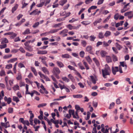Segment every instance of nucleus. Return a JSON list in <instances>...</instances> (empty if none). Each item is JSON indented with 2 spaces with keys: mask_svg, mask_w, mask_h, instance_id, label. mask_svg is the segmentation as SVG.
<instances>
[{
  "mask_svg": "<svg viewBox=\"0 0 133 133\" xmlns=\"http://www.w3.org/2000/svg\"><path fill=\"white\" fill-rule=\"evenodd\" d=\"M39 23L38 22H37L35 23L33 25L32 27L34 28H35L37 27L39 24Z\"/></svg>",
  "mask_w": 133,
  "mask_h": 133,
  "instance_id": "de8ad7c7",
  "label": "nucleus"
},
{
  "mask_svg": "<svg viewBox=\"0 0 133 133\" xmlns=\"http://www.w3.org/2000/svg\"><path fill=\"white\" fill-rule=\"evenodd\" d=\"M56 63L57 65L60 68H63L64 66V65L61 62L57 61L56 62Z\"/></svg>",
  "mask_w": 133,
  "mask_h": 133,
  "instance_id": "2eb2a0df",
  "label": "nucleus"
},
{
  "mask_svg": "<svg viewBox=\"0 0 133 133\" xmlns=\"http://www.w3.org/2000/svg\"><path fill=\"white\" fill-rule=\"evenodd\" d=\"M12 99L14 101L16 102L17 103L19 101V100L18 98L15 96H14L13 97Z\"/></svg>",
  "mask_w": 133,
  "mask_h": 133,
  "instance_id": "bb28decb",
  "label": "nucleus"
},
{
  "mask_svg": "<svg viewBox=\"0 0 133 133\" xmlns=\"http://www.w3.org/2000/svg\"><path fill=\"white\" fill-rule=\"evenodd\" d=\"M111 17V15H110L105 19L104 21L103 22L104 23H106L110 19Z\"/></svg>",
  "mask_w": 133,
  "mask_h": 133,
  "instance_id": "bf43d9fd",
  "label": "nucleus"
},
{
  "mask_svg": "<svg viewBox=\"0 0 133 133\" xmlns=\"http://www.w3.org/2000/svg\"><path fill=\"white\" fill-rule=\"evenodd\" d=\"M102 71L103 76L104 78H107V75H109L111 72L110 68L107 64L105 65V67Z\"/></svg>",
  "mask_w": 133,
  "mask_h": 133,
  "instance_id": "f257e3e1",
  "label": "nucleus"
},
{
  "mask_svg": "<svg viewBox=\"0 0 133 133\" xmlns=\"http://www.w3.org/2000/svg\"><path fill=\"white\" fill-rule=\"evenodd\" d=\"M93 59L94 61L96 64L97 65V66H99V63L98 60L96 59V58H94Z\"/></svg>",
  "mask_w": 133,
  "mask_h": 133,
  "instance_id": "4c0bfd02",
  "label": "nucleus"
},
{
  "mask_svg": "<svg viewBox=\"0 0 133 133\" xmlns=\"http://www.w3.org/2000/svg\"><path fill=\"white\" fill-rule=\"evenodd\" d=\"M1 44H3L0 45V48L2 49L7 47L6 43H8V41L6 38H2L1 39Z\"/></svg>",
  "mask_w": 133,
  "mask_h": 133,
  "instance_id": "f03ea898",
  "label": "nucleus"
},
{
  "mask_svg": "<svg viewBox=\"0 0 133 133\" xmlns=\"http://www.w3.org/2000/svg\"><path fill=\"white\" fill-rule=\"evenodd\" d=\"M1 124L2 126L4 127L5 128H7L10 127V125L8 122H6L5 123L2 122L1 123Z\"/></svg>",
  "mask_w": 133,
  "mask_h": 133,
  "instance_id": "4468645a",
  "label": "nucleus"
},
{
  "mask_svg": "<svg viewBox=\"0 0 133 133\" xmlns=\"http://www.w3.org/2000/svg\"><path fill=\"white\" fill-rule=\"evenodd\" d=\"M91 78V81L92 83L95 84L96 83V81L97 80V77L95 76H90Z\"/></svg>",
  "mask_w": 133,
  "mask_h": 133,
  "instance_id": "6e6552de",
  "label": "nucleus"
},
{
  "mask_svg": "<svg viewBox=\"0 0 133 133\" xmlns=\"http://www.w3.org/2000/svg\"><path fill=\"white\" fill-rule=\"evenodd\" d=\"M68 67L70 69L74 70L75 71H76V70L75 68L73 67L70 65H69L68 66Z\"/></svg>",
  "mask_w": 133,
  "mask_h": 133,
  "instance_id": "6e6d98bb",
  "label": "nucleus"
},
{
  "mask_svg": "<svg viewBox=\"0 0 133 133\" xmlns=\"http://www.w3.org/2000/svg\"><path fill=\"white\" fill-rule=\"evenodd\" d=\"M85 58L89 64H90V63L92 62V61L90 56H87L85 57Z\"/></svg>",
  "mask_w": 133,
  "mask_h": 133,
  "instance_id": "cd10ccee",
  "label": "nucleus"
},
{
  "mask_svg": "<svg viewBox=\"0 0 133 133\" xmlns=\"http://www.w3.org/2000/svg\"><path fill=\"white\" fill-rule=\"evenodd\" d=\"M12 65L11 64H9L6 65L5 68L6 69H9L12 68Z\"/></svg>",
  "mask_w": 133,
  "mask_h": 133,
  "instance_id": "e433bc0d",
  "label": "nucleus"
},
{
  "mask_svg": "<svg viewBox=\"0 0 133 133\" xmlns=\"http://www.w3.org/2000/svg\"><path fill=\"white\" fill-rule=\"evenodd\" d=\"M69 112L70 115H71V114H72L73 118L75 117V112L74 110H72L71 109L69 110Z\"/></svg>",
  "mask_w": 133,
  "mask_h": 133,
  "instance_id": "a211bd4d",
  "label": "nucleus"
},
{
  "mask_svg": "<svg viewBox=\"0 0 133 133\" xmlns=\"http://www.w3.org/2000/svg\"><path fill=\"white\" fill-rule=\"evenodd\" d=\"M22 78V76L20 74H18L16 78L18 80H20Z\"/></svg>",
  "mask_w": 133,
  "mask_h": 133,
  "instance_id": "0e129e2a",
  "label": "nucleus"
},
{
  "mask_svg": "<svg viewBox=\"0 0 133 133\" xmlns=\"http://www.w3.org/2000/svg\"><path fill=\"white\" fill-rule=\"evenodd\" d=\"M38 73L39 75H40V77L42 78H43L44 79L46 76L42 74L41 72H39Z\"/></svg>",
  "mask_w": 133,
  "mask_h": 133,
  "instance_id": "09e8293b",
  "label": "nucleus"
},
{
  "mask_svg": "<svg viewBox=\"0 0 133 133\" xmlns=\"http://www.w3.org/2000/svg\"><path fill=\"white\" fill-rule=\"evenodd\" d=\"M106 60L108 63L111 62L112 61L111 58L109 56H106Z\"/></svg>",
  "mask_w": 133,
  "mask_h": 133,
  "instance_id": "aec40b11",
  "label": "nucleus"
},
{
  "mask_svg": "<svg viewBox=\"0 0 133 133\" xmlns=\"http://www.w3.org/2000/svg\"><path fill=\"white\" fill-rule=\"evenodd\" d=\"M18 67L20 68H25V66L24 64L21 63H20L18 64Z\"/></svg>",
  "mask_w": 133,
  "mask_h": 133,
  "instance_id": "c03bdc74",
  "label": "nucleus"
},
{
  "mask_svg": "<svg viewBox=\"0 0 133 133\" xmlns=\"http://www.w3.org/2000/svg\"><path fill=\"white\" fill-rule=\"evenodd\" d=\"M74 98H81L83 97V96L80 94L77 95H73Z\"/></svg>",
  "mask_w": 133,
  "mask_h": 133,
  "instance_id": "c756f323",
  "label": "nucleus"
},
{
  "mask_svg": "<svg viewBox=\"0 0 133 133\" xmlns=\"http://www.w3.org/2000/svg\"><path fill=\"white\" fill-rule=\"evenodd\" d=\"M18 6V4H16L12 8V13H14V12L17 9V8Z\"/></svg>",
  "mask_w": 133,
  "mask_h": 133,
  "instance_id": "72a5a7b5",
  "label": "nucleus"
},
{
  "mask_svg": "<svg viewBox=\"0 0 133 133\" xmlns=\"http://www.w3.org/2000/svg\"><path fill=\"white\" fill-rule=\"evenodd\" d=\"M92 50V47L91 46H88L86 48V50L87 51L89 52V53Z\"/></svg>",
  "mask_w": 133,
  "mask_h": 133,
  "instance_id": "473e14b6",
  "label": "nucleus"
},
{
  "mask_svg": "<svg viewBox=\"0 0 133 133\" xmlns=\"http://www.w3.org/2000/svg\"><path fill=\"white\" fill-rule=\"evenodd\" d=\"M68 77L69 78L72 82H74L75 79L73 76L71 74H69L68 75Z\"/></svg>",
  "mask_w": 133,
  "mask_h": 133,
  "instance_id": "7c9ffc66",
  "label": "nucleus"
},
{
  "mask_svg": "<svg viewBox=\"0 0 133 133\" xmlns=\"http://www.w3.org/2000/svg\"><path fill=\"white\" fill-rule=\"evenodd\" d=\"M31 69L32 71L34 72V74L35 76L37 75V73L36 69L33 67H31Z\"/></svg>",
  "mask_w": 133,
  "mask_h": 133,
  "instance_id": "ea45409f",
  "label": "nucleus"
},
{
  "mask_svg": "<svg viewBox=\"0 0 133 133\" xmlns=\"http://www.w3.org/2000/svg\"><path fill=\"white\" fill-rule=\"evenodd\" d=\"M68 32V30L67 29H64L60 32L59 34L62 35L64 37L66 36L67 34L66 33Z\"/></svg>",
  "mask_w": 133,
  "mask_h": 133,
  "instance_id": "423d86ee",
  "label": "nucleus"
},
{
  "mask_svg": "<svg viewBox=\"0 0 133 133\" xmlns=\"http://www.w3.org/2000/svg\"><path fill=\"white\" fill-rule=\"evenodd\" d=\"M47 104L46 103H42L39 104L38 106L37 107L38 108H39L42 107H43L45 106Z\"/></svg>",
  "mask_w": 133,
  "mask_h": 133,
  "instance_id": "a19ab883",
  "label": "nucleus"
},
{
  "mask_svg": "<svg viewBox=\"0 0 133 133\" xmlns=\"http://www.w3.org/2000/svg\"><path fill=\"white\" fill-rule=\"evenodd\" d=\"M41 70L43 71L45 74L49 75V73L47 68L45 67H43L42 68Z\"/></svg>",
  "mask_w": 133,
  "mask_h": 133,
  "instance_id": "9d476101",
  "label": "nucleus"
},
{
  "mask_svg": "<svg viewBox=\"0 0 133 133\" xmlns=\"http://www.w3.org/2000/svg\"><path fill=\"white\" fill-rule=\"evenodd\" d=\"M66 27L70 30H72V29H73V26L70 24H69L67 25Z\"/></svg>",
  "mask_w": 133,
  "mask_h": 133,
  "instance_id": "69168bd1",
  "label": "nucleus"
},
{
  "mask_svg": "<svg viewBox=\"0 0 133 133\" xmlns=\"http://www.w3.org/2000/svg\"><path fill=\"white\" fill-rule=\"evenodd\" d=\"M125 16H128L129 18H131L133 17V12L132 11H129L126 12L124 14Z\"/></svg>",
  "mask_w": 133,
  "mask_h": 133,
  "instance_id": "20e7f679",
  "label": "nucleus"
},
{
  "mask_svg": "<svg viewBox=\"0 0 133 133\" xmlns=\"http://www.w3.org/2000/svg\"><path fill=\"white\" fill-rule=\"evenodd\" d=\"M62 57L63 58H69L71 57L68 54H67L62 55Z\"/></svg>",
  "mask_w": 133,
  "mask_h": 133,
  "instance_id": "5701e85b",
  "label": "nucleus"
},
{
  "mask_svg": "<svg viewBox=\"0 0 133 133\" xmlns=\"http://www.w3.org/2000/svg\"><path fill=\"white\" fill-rule=\"evenodd\" d=\"M13 89L15 91H16L17 90H19V86L17 85H16L14 86L13 87Z\"/></svg>",
  "mask_w": 133,
  "mask_h": 133,
  "instance_id": "2f4dec72",
  "label": "nucleus"
},
{
  "mask_svg": "<svg viewBox=\"0 0 133 133\" xmlns=\"http://www.w3.org/2000/svg\"><path fill=\"white\" fill-rule=\"evenodd\" d=\"M91 22L88 21H84L82 22L81 23L83 25H86L90 24Z\"/></svg>",
  "mask_w": 133,
  "mask_h": 133,
  "instance_id": "6ab92c4d",
  "label": "nucleus"
},
{
  "mask_svg": "<svg viewBox=\"0 0 133 133\" xmlns=\"http://www.w3.org/2000/svg\"><path fill=\"white\" fill-rule=\"evenodd\" d=\"M115 45L116 47L118 50H120L122 48V46L117 43H115Z\"/></svg>",
  "mask_w": 133,
  "mask_h": 133,
  "instance_id": "a878e982",
  "label": "nucleus"
},
{
  "mask_svg": "<svg viewBox=\"0 0 133 133\" xmlns=\"http://www.w3.org/2000/svg\"><path fill=\"white\" fill-rule=\"evenodd\" d=\"M92 104L93 106L95 108H96L97 106L98 103L97 102L93 101Z\"/></svg>",
  "mask_w": 133,
  "mask_h": 133,
  "instance_id": "680f3d73",
  "label": "nucleus"
},
{
  "mask_svg": "<svg viewBox=\"0 0 133 133\" xmlns=\"http://www.w3.org/2000/svg\"><path fill=\"white\" fill-rule=\"evenodd\" d=\"M39 59L41 60V62L43 64H44L46 66L48 67V65L45 61V60L47 58L45 57H39Z\"/></svg>",
  "mask_w": 133,
  "mask_h": 133,
  "instance_id": "39448f33",
  "label": "nucleus"
},
{
  "mask_svg": "<svg viewBox=\"0 0 133 133\" xmlns=\"http://www.w3.org/2000/svg\"><path fill=\"white\" fill-rule=\"evenodd\" d=\"M5 71L3 69H2L0 72V76H4L5 75Z\"/></svg>",
  "mask_w": 133,
  "mask_h": 133,
  "instance_id": "c85d7f7f",
  "label": "nucleus"
},
{
  "mask_svg": "<svg viewBox=\"0 0 133 133\" xmlns=\"http://www.w3.org/2000/svg\"><path fill=\"white\" fill-rule=\"evenodd\" d=\"M22 8H23L28 4L25 3V2L24 0H23L22 1Z\"/></svg>",
  "mask_w": 133,
  "mask_h": 133,
  "instance_id": "a18cd8bd",
  "label": "nucleus"
},
{
  "mask_svg": "<svg viewBox=\"0 0 133 133\" xmlns=\"http://www.w3.org/2000/svg\"><path fill=\"white\" fill-rule=\"evenodd\" d=\"M62 79L63 81L67 82H69L70 81L69 79L65 77H62Z\"/></svg>",
  "mask_w": 133,
  "mask_h": 133,
  "instance_id": "49530a36",
  "label": "nucleus"
},
{
  "mask_svg": "<svg viewBox=\"0 0 133 133\" xmlns=\"http://www.w3.org/2000/svg\"><path fill=\"white\" fill-rule=\"evenodd\" d=\"M47 53V51L46 50H39L37 52L38 54H45Z\"/></svg>",
  "mask_w": 133,
  "mask_h": 133,
  "instance_id": "dca6fc26",
  "label": "nucleus"
},
{
  "mask_svg": "<svg viewBox=\"0 0 133 133\" xmlns=\"http://www.w3.org/2000/svg\"><path fill=\"white\" fill-rule=\"evenodd\" d=\"M41 11H38V10L36 9L35 10H34L32 12H31L30 14V15H39V14L41 13Z\"/></svg>",
  "mask_w": 133,
  "mask_h": 133,
  "instance_id": "0eeeda50",
  "label": "nucleus"
},
{
  "mask_svg": "<svg viewBox=\"0 0 133 133\" xmlns=\"http://www.w3.org/2000/svg\"><path fill=\"white\" fill-rule=\"evenodd\" d=\"M58 85L59 86V88L61 90L64 89H65L66 87L64 85H62L60 83H59L58 84Z\"/></svg>",
  "mask_w": 133,
  "mask_h": 133,
  "instance_id": "8fccbe9b",
  "label": "nucleus"
},
{
  "mask_svg": "<svg viewBox=\"0 0 133 133\" xmlns=\"http://www.w3.org/2000/svg\"><path fill=\"white\" fill-rule=\"evenodd\" d=\"M90 40L91 41H94L96 38V37L94 35H91L90 36Z\"/></svg>",
  "mask_w": 133,
  "mask_h": 133,
  "instance_id": "f704fd0d",
  "label": "nucleus"
},
{
  "mask_svg": "<svg viewBox=\"0 0 133 133\" xmlns=\"http://www.w3.org/2000/svg\"><path fill=\"white\" fill-rule=\"evenodd\" d=\"M44 2H42L41 3L39 4H38L36 5L38 7H42L43 5H44Z\"/></svg>",
  "mask_w": 133,
  "mask_h": 133,
  "instance_id": "338daca9",
  "label": "nucleus"
},
{
  "mask_svg": "<svg viewBox=\"0 0 133 133\" xmlns=\"http://www.w3.org/2000/svg\"><path fill=\"white\" fill-rule=\"evenodd\" d=\"M112 71L113 74L114 75H115L116 73V72L119 71L118 67L116 66L114 68L112 67Z\"/></svg>",
  "mask_w": 133,
  "mask_h": 133,
  "instance_id": "1a4fd4ad",
  "label": "nucleus"
},
{
  "mask_svg": "<svg viewBox=\"0 0 133 133\" xmlns=\"http://www.w3.org/2000/svg\"><path fill=\"white\" fill-rule=\"evenodd\" d=\"M30 30L29 29H28L26 30L23 33V35L28 34H30Z\"/></svg>",
  "mask_w": 133,
  "mask_h": 133,
  "instance_id": "58836bf2",
  "label": "nucleus"
},
{
  "mask_svg": "<svg viewBox=\"0 0 133 133\" xmlns=\"http://www.w3.org/2000/svg\"><path fill=\"white\" fill-rule=\"evenodd\" d=\"M26 49L28 51H31L32 50V49L30 46H27L26 48Z\"/></svg>",
  "mask_w": 133,
  "mask_h": 133,
  "instance_id": "774afa93",
  "label": "nucleus"
},
{
  "mask_svg": "<svg viewBox=\"0 0 133 133\" xmlns=\"http://www.w3.org/2000/svg\"><path fill=\"white\" fill-rule=\"evenodd\" d=\"M58 31V30L57 29H52L50 30L48 32H45V34H47V35H49V34H52L56 33Z\"/></svg>",
  "mask_w": 133,
  "mask_h": 133,
  "instance_id": "f8f14e48",
  "label": "nucleus"
},
{
  "mask_svg": "<svg viewBox=\"0 0 133 133\" xmlns=\"http://www.w3.org/2000/svg\"><path fill=\"white\" fill-rule=\"evenodd\" d=\"M104 36L103 33L102 32H100L99 33L98 37L99 38H104Z\"/></svg>",
  "mask_w": 133,
  "mask_h": 133,
  "instance_id": "b1692460",
  "label": "nucleus"
},
{
  "mask_svg": "<svg viewBox=\"0 0 133 133\" xmlns=\"http://www.w3.org/2000/svg\"><path fill=\"white\" fill-rule=\"evenodd\" d=\"M62 23H59L57 24H56L53 26L54 28H57L58 27H59L60 26L62 25Z\"/></svg>",
  "mask_w": 133,
  "mask_h": 133,
  "instance_id": "79ce46f5",
  "label": "nucleus"
},
{
  "mask_svg": "<svg viewBox=\"0 0 133 133\" xmlns=\"http://www.w3.org/2000/svg\"><path fill=\"white\" fill-rule=\"evenodd\" d=\"M23 124H24V125H26L28 126H29L30 124L29 123V121L28 120L25 121Z\"/></svg>",
  "mask_w": 133,
  "mask_h": 133,
  "instance_id": "052dcab7",
  "label": "nucleus"
},
{
  "mask_svg": "<svg viewBox=\"0 0 133 133\" xmlns=\"http://www.w3.org/2000/svg\"><path fill=\"white\" fill-rule=\"evenodd\" d=\"M12 56V55L11 54L5 55L3 56V58L4 59H7L11 57Z\"/></svg>",
  "mask_w": 133,
  "mask_h": 133,
  "instance_id": "37998d69",
  "label": "nucleus"
},
{
  "mask_svg": "<svg viewBox=\"0 0 133 133\" xmlns=\"http://www.w3.org/2000/svg\"><path fill=\"white\" fill-rule=\"evenodd\" d=\"M83 64L87 70H88L89 69V67L87 63L84 61H83Z\"/></svg>",
  "mask_w": 133,
  "mask_h": 133,
  "instance_id": "c9c22d12",
  "label": "nucleus"
},
{
  "mask_svg": "<svg viewBox=\"0 0 133 133\" xmlns=\"http://www.w3.org/2000/svg\"><path fill=\"white\" fill-rule=\"evenodd\" d=\"M102 21V19L101 18H99L97 20L95 21L94 23L93 24L94 26L97 25L98 23H100Z\"/></svg>",
  "mask_w": 133,
  "mask_h": 133,
  "instance_id": "4be33fe9",
  "label": "nucleus"
},
{
  "mask_svg": "<svg viewBox=\"0 0 133 133\" xmlns=\"http://www.w3.org/2000/svg\"><path fill=\"white\" fill-rule=\"evenodd\" d=\"M85 54L84 52L83 51H81L79 53L80 56L82 57H83Z\"/></svg>",
  "mask_w": 133,
  "mask_h": 133,
  "instance_id": "4d7b16f0",
  "label": "nucleus"
},
{
  "mask_svg": "<svg viewBox=\"0 0 133 133\" xmlns=\"http://www.w3.org/2000/svg\"><path fill=\"white\" fill-rule=\"evenodd\" d=\"M66 2L67 0H61L59 2V4L63 6Z\"/></svg>",
  "mask_w": 133,
  "mask_h": 133,
  "instance_id": "393cba45",
  "label": "nucleus"
},
{
  "mask_svg": "<svg viewBox=\"0 0 133 133\" xmlns=\"http://www.w3.org/2000/svg\"><path fill=\"white\" fill-rule=\"evenodd\" d=\"M17 59V58H12L7 61V62L8 63H14Z\"/></svg>",
  "mask_w": 133,
  "mask_h": 133,
  "instance_id": "f3484780",
  "label": "nucleus"
},
{
  "mask_svg": "<svg viewBox=\"0 0 133 133\" xmlns=\"http://www.w3.org/2000/svg\"><path fill=\"white\" fill-rule=\"evenodd\" d=\"M81 44L84 47H85L87 44L86 42L84 40H82L81 42Z\"/></svg>",
  "mask_w": 133,
  "mask_h": 133,
  "instance_id": "13d9d810",
  "label": "nucleus"
},
{
  "mask_svg": "<svg viewBox=\"0 0 133 133\" xmlns=\"http://www.w3.org/2000/svg\"><path fill=\"white\" fill-rule=\"evenodd\" d=\"M111 32L109 31H107L105 32L104 36L105 37H108L110 36L111 35Z\"/></svg>",
  "mask_w": 133,
  "mask_h": 133,
  "instance_id": "412c9836",
  "label": "nucleus"
},
{
  "mask_svg": "<svg viewBox=\"0 0 133 133\" xmlns=\"http://www.w3.org/2000/svg\"><path fill=\"white\" fill-rule=\"evenodd\" d=\"M112 57L113 58L114 61L115 62L117 61V57L115 55L113 54L112 56Z\"/></svg>",
  "mask_w": 133,
  "mask_h": 133,
  "instance_id": "5fc2aeb1",
  "label": "nucleus"
},
{
  "mask_svg": "<svg viewBox=\"0 0 133 133\" xmlns=\"http://www.w3.org/2000/svg\"><path fill=\"white\" fill-rule=\"evenodd\" d=\"M78 65L79 67V68L81 70H82L85 69L84 66L82 65V64L81 63H79Z\"/></svg>",
  "mask_w": 133,
  "mask_h": 133,
  "instance_id": "603ef678",
  "label": "nucleus"
},
{
  "mask_svg": "<svg viewBox=\"0 0 133 133\" xmlns=\"http://www.w3.org/2000/svg\"><path fill=\"white\" fill-rule=\"evenodd\" d=\"M52 72L54 74L56 75L60 73V71L58 68L55 67L53 68Z\"/></svg>",
  "mask_w": 133,
  "mask_h": 133,
  "instance_id": "7ed1b4c3",
  "label": "nucleus"
},
{
  "mask_svg": "<svg viewBox=\"0 0 133 133\" xmlns=\"http://www.w3.org/2000/svg\"><path fill=\"white\" fill-rule=\"evenodd\" d=\"M120 65L121 66L124 67V69L125 70L127 68V65L126 63L124 62H120Z\"/></svg>",
  "mask_w": 133,
  "mask_h": 133,
  "instance_id": "ddd939ff",
  "label": "nucleus"
},
{
  "mask_svg": "<svg viewBox=\"0 0 133 133\" xmlns=\"http://www.w3.org/2000/svg\"><path fill=\"white\" fill-rule=\"evenodd\" d=\"M100 54L101 56L103 57H104L107 55V53L104 50H102L100 52Z\"/></svg>",
  "mask_w": 133,
  "mask_h": 133,
  "instance_id": "9b49d317",
  "label": "nucleus"
},
{
  "mask_svg": "<svg viewBox=\"0 0 133 133\" xmlns=\"http://www.w3.org/2000/svg\"><path fill=\"white\" fill-rule=\"evenodd\" d=\"M119 17V14L118 13H117L114 16V18L116 20L118 19Z\"/></svg>",
  "mask_w": 133,
  "mask_h": 133,
  "instance_id": "e2e57ef3",
  "label": "nucleus"
},
{
  "mask_svg": "<svg viewBox=\"0 0 133 133\" xmlns=\"http://www.w3.org/2000/svg\"><path fill=\"white\" fill-rule=\"evenodd\" d=\"M115 103L114 102H112L110 104L109 107V109H111L114 106Z\"/></svg>",
  "mask_w": 133,
  "mask_h": 133,
  "instance_id": "3c124183",
  "label": "nucleus"
},
{
  "mask_svg": "<svg viewBox=\"0 0 133 133\" xmlns=\"http://www.w3.org/2000/svg\"><path fill=\"white\" fill-rule=\"evenodd\" d=\"M59 103L58 102H55L51 103L50 104V106L51 107H52L53 105H58Z\"/></svg>",
  "mask_w": 133,
  "mask_h": 133,
  "instance_id": "864d4df0",
  "label": "nucleus"
}]
</instances>
